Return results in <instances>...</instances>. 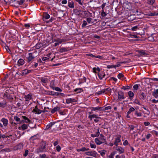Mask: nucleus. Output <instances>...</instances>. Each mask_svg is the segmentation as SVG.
Here are the masks:
<instances>
[{
	"mask_svg": "<svg viewBox=\"0 0 158 158\" xmlns=\"http://www.w3.org/2000/svg\"><path fill=\"white\" fill-rule=\"evenodd\" d=\"M75 1L78 2V3L81 5H83V2L81 0H75Z\"/></svg>",
	"mask_w": 158,
	"mask_h": 158,
	"instance_id": "nucleus-64",
	"label": "nucleus"
},
{
	"mask_svg": "<svg viewBox=\"0 0 158 158\" xmlns=\"http://www.w3.org/2000/svg\"><path fill=\"white\" fill-rule=\"evenodd\" d=\"M90 146L92 148H96V145L95 144H92L91 143H90Z\"/></svg>",
	"mask_w": 158,
	"mask_h": 158,
	"instance_id": "nucleus-61",
	"label": "nucleus"
},
{
	"mask_svg": "<svg viewBox=\"0 0 158 158\" xmlns=\"http://www.w3.org/2000/svg\"><path fill=\"white\" fill-rule=\"evenodd\" d=\"M28 125H27L26 124H23L21 126V129L23 130L27 129L28 128Z\"/></svg>",
	"mask_w": 158,
	"mask_h": 158,
	"instance_id": "nucleus-33",
	"label": "nucleus"
},
{
	"mask_svg": "<svg viewBox=\"0 0 158 158\" xmlns=\"http://www.w3.org/2000/svg\"><path fill=\"white\" fill-rule=\"evenodd\" d=\"M55 90L56 91L61 92L62 91V89H61L60 88L58 87H56L55 88Z\"/></svg>",
	"mask_w": 158,
	"mask_h": 158,
	"instance_id": "nucleus-63",
	"label": "nucleus"
},
{
	"mask_svg": "<svg viewBox=\"0 0 158 158\" xmlns=\"http://www.w3.org/2000/svg\"><path fill=\"white\" fill-rule=\"evenodd\" d=\"M107 68L108 69H110L111 68H116L115 66V65H107Z\"/></svg>",
	"mask_w": 158,
	"mask_h": 158,
	"instance_id": "nucleus-49",
	"label": "nucleus"
},
{
	"mask_svg": "<svg viewBox=\"0 0 158 158\" xmlns=\"http://www.w3.org/2000/svg\"><path fill=\"white\" fill-rule=\"evenodd\" d=\"M1 121L3 123L2 125L4 127H6L7 125L8 121L7 119L3 118L1 120Z\"/></svg>",
	"mask_w": 158,
	"mask_h": 158,
	"instance_id": "nucleus-11",
	"label": "nucleus"
},
{
	"mask_svg": "<svg viewBox=\"0 0 158 158\" xmlns=\"http://www.w3.org/2000/svg\"><path fill=\"white\" fill-rule=\"evenodd\" d=\"M14 119L17 122H19V123H20V122L21 120H20V118H19L17 116H14Z\"/></svg>",
	"mask_w": 158,
	"mask_h": 158,
	"instance_id": "nucleus-36",
	"label": "nucleus"
},
{
	"mask_svg": "<svg viewBox=\"0 0 158 158\" xmlns=\"http://www.w3.org/2000/svg\"><path fill=\"white\" fill-rule=\"evenodd\" d=\"M116 158H125V156L124 155H117L116 156Z\"/></svg>",
	"mask_w": 158,
	"mask_h": 158,
	"instance_id": "nucleus-52",
	"label": "nucleus"
},
{
	"mask_svg": "<svg viewBox=\"0 0 158 158\" xmlns=\"http://www.w3.org/2000/svg\"><path fill=\"white\" fill-rule=\"evenodd\" d=\"M32 96L31 94H29L26 95L25 97V98L26 99V101H28L32 98Z\"/></svg>",
	"mask_w": 158,
	"mask_h": 158,
	"instance_id": "nucleus-26",
	"label": "nucleus"
},
{
	"mask_svg": "<svg viewBox=\"0 0 158 158\" xmlns=\"http://www.w3.org/2000/svg\"><path fill=\"white\" fill-rule=\"evenodd\" d=\"M74 91L77 93H80L82 92V90L81 88H77L74 89Z\"/></svg>",
	"mask_w": 158,
	"mask_h": 158,
	"instance_id": "nucleus-48",
	"label": "nucleus"
},
{
	"mask_svg": "<svg viewBox=\"0 0 158 158\" xmlns=\"http://www.w3.org/2000/svg\"><path fill=\"white\" fill-rule=\"evenodd\" d=\"M31 70H28L27 69H24L23 70L22 72V74L23 75H26L28 73H29L31 72Z\"/></svg>",
	"mask_w": 158,
	"mask_h": 158,
	"instance_id": "nucleus-23",
	"label": "nucleus"
},
{
	"mask_svg": "<svg viewBox=\"0 0 158 158\" xmlns=\"http://www.w3.org/2000/svg\"><path fill=\"white\" fill-rule=\"evenodd\" d=\"M129 96L130 98H132L134 96V94L133 92L131 91H129L128 93Z\"/></svg>",
	"mask_w": 158,
	"mask_h": 158,
	"instance_id": "nucleus-43",
	"label": "nucleus"
},
{
	"mask_svg": "<svg viewBox=\"0 0 158 158\" xmlns=\"http://www.w3.org/2000/svg\"><path fill=\"white\" fill-rule=\"evenodd\" d=\"M98 152L100 154L101 156H103L105 154L106 151L105 150L99 151Z\"/></svg>",
	"mask_w": 158,
	"mask_h": 158,
	"instance_id": "nucleus-34",
	"label": "nucleus"
},
{
	"mask_svg": "<svg viewBox=\"0 0 158 158\" xmlns=\"http://www.w3.org/2000/svg\"><path fill=\"white\" fill-rule=\"evenodd\" d=\"M29 151L27 150H26L25 151V153L23 154V155L24 156H26L28 155Z\"/></svg>",
	"mask_w": 158,
	"mask_h": 158,
	"instance_id": "nucleus-55",
	"label": "nucleus"
},
{
	"mask_svg": "<svg viewBox=\"0 0 158 158\" xmlns=\"http://www.w3.org/2000/svg\"><path fill=\"white\" fill-rule=\"evenodd\" d=\"M69 50V48H62L60 49V52L62 53L64 52H67Z\"/></svg>",
	"mask_w": 158,
	"mask_h": 158,
	"instance_id": "nucleus-28",
	"label": "nucleus"
},
{
	"mask_svg": "<svg viewBox=\"0 0 158 158\" xmlns=\"http://www.w3.org/2000/svg\"><path fill=\"white\" fill-rule=\"evenodd\" d=\"M2 151L5 152H8L11 151L10 149L9 148H5L2 149Z\"/></svg>",
	"mask_w": 158,
	"mask_h": 158,
	"instance_id": "nucleus-60",
	"label": "nucleus"
},
{
	"mask_svg": "<svg viewBox=\"0 0 158 158\" xmlns=\"http://www.w3.org/2000/svg\"><path fill=\"white\" fill-rule=\"evenodd\" d=\"M99 138H96L94 139L95 143L98 145H99L103 143H104L105 142H102L99 139Z\"/></svg>",
	"mask_w": 158,
	"mask_h": 158,
	"instance_id": "nucleus-20",
	"label": "nucleus"
},
{
	"mask_svg": "<svg viewBox=\"0 0 158 158\" xmlns=\"http://www.w3.org/2000/svg\"><path fill=\"white\" fill-rule=\"evenodd\" d=\"M41 81L42 82L44 83H46L48 82V79L47 78L45 77H43L40 79Z\"/></svg>",
	"mask_w": 158,
	"mask_h": 158,
	"instance_id": "nucleus-27",
	"label": "nucleus"
},
{
	"mask_svg": "<svg viewBox=\"0 0 158 158\" xmlns=\"http://www.w3.org/2000/svg\"><path fill=\"white\" fill-rule=\"evenodd\" d=\"M86 21L88 22V23H93L94 22L93 21V19L91 18H88L86 19Z\"/></svg>",
	"mask_w": 158,
	"mask_h": 158,
	"instance_id": "nucleus-35",
	"label": "nucleus"
},
{
	"mask_svg": "<svg viewBox=\"0 0 158 158\" xmlns=\"http://www.w3.org/2000/svg\"><path fill=\"white\" fill-rule=\"evenodd\" d=\"M135 110V109L133 107H131L130 108L128 111L127 112L128 114H130L131 112Z\"/></svg>",
	"mask_w": 158,
	"mask_h": 158,
	"instance_id": "nucleus-39",
	"label": "nucleus"
},
{
	"mask_svg": "<svg viewBox=\"0 0 158 158\" xmlns=\"http://www.w3.org/2000/svg\"><path fill=\"white\" fill-rule=\"evenodd\" d=\"M39 54L37 51L29 53L26 57L27 62L30 64L32 63L34 59L38 56Z\"/></svg>",
	"mask_w": 158,
	"mask_h": 158,
	"instance_id": "nucleus-1",
	"label": "nucleus"
},
{
	"mask_svg": "<svg viewBox=\"0 0 158 158\" xmlns=\"http://www.w3.org/2000/svg\"><path fill=\"white\" fill-rule=\"evenodd\" d=\"M131 87L130 86H123L121 87V89L124 90H127L131 88Z\"/></svg>",
	"mask_w": 158,
	"mask_h": 158,
	"instance_id": "nucleus-37",
	"label": "nucleus"
},
{
	"mask_svg": "<svg viewBox=\"0 0 158 158\" xmlns=\"http://www.w3.org/2000/svg\"><path fill=\"white\" fill-rule=\"evenodd\" d=\"M124 77L122 73H119L118 75V77L120 79Z\"/></svg>",
	"mask_w": 158,
	"mask_h": 158,
	"instance_id": "nucleus-51",
	"label": "nucleus"
},
{
	"mask_svg": "<svg viewBox=\"0 0 158 158\" xmlns=\"http://www.w3.org/2000/svg\"><path fill=\"white\" fill-rule=\"evenodd\" d=\"M97 132L95 134L96 135V136L97 137H98L99 135H100V132H99V129H97Z\"/></svg>",
	"mask_w": 158,
	"mask_h": 158,
	"instance_id": "nucleus-56",
	"label": "nucleus"
},
{
	"mask_svg": "<svg viewBox=\"0 0 158 158\" xmlns=\"http://www.w3.org/2000/svg\"><path fill=\"white\" fill-rule=\"evenodd\" d=\"M105 74L104 72H101L99 73L98 74V76L99 78L101 80L104 78L105 76Z\"/></svg>",
	"mask_w": 158,
	"mask_h": 158,
	"instance_id": "nucleus-14",
	"label": "nucleus"
},
{
	"mask_svg": "<svg viewBox=\"0 0 158 158\" xmlns=\"http://www.w3.org/2000/svg\"><path fill=\"white\" fill-rule=\"evenodd\" d=\"M6 102H0V107L4 108L6 105Z\"/></svg>",
	"mask_w": 158,
	"mask_h": 158,
	"instance_id": "nucleus-42",
	"label": "nucleus"
},
{
	"mask_svg": "<svg viewBox=\"0 0 158 158\" xmlns=\"http://www.w3.org/2000/svg\"><path fill=\"white\" fill-rule=\"evenodd\" d=\"M99 139H100L102 141H103L102 142H105V143L106 144V138L105 137V136L102 134H101L100 135V136L99 138Z\"/></svg>",
	"mask_w": 158,
	"mask_h": 158,
	"instance_id": "nucleus-17",
	"label": "nucleus"
},
{
	"mask_svg": "<svg viewBox=\"0 0 158 158\" xmlns=\"http://www.w3.org/2000/svg\"><path fill=\"white\" fill-rule=\"evenodd\" d=\"M106 13L104 11V10H102V11L101 12V15L102 16L104 17H105L106 16Z\"/></svg>",
	"mask_w": 158,
	"mask_h": 158,
	"instance_id": "nucleus-53",
	"label": "nucleus"
},
{
	"mask_svg": "<svg viewBox=\"0 0 158 158\" xmlns=\"http://www.w3.org/2000/svg\"><path fill=\"white\" fill-rule=\"evenodd\" d=\"M43 46V44L42 43H38L35 46V48L37 49H39Z\"/></svg>",
	"mask_w": 158,
	"mask_h": 158,
	"instance_id": "nucleus-21",
	"label": "nucleus"
},
{
	"mask_svg": "<svg viewBox=\"0 0 158 158\" xmlns=\"http://www.w3.org/2000/svg\"><path fill=\"white\" fill-rule=\"evenodd\" d=\"M60 109L59 107H55L54 108L51 109V112L52 113H55L56 112L59 111Z\"/></svg>",
	"mask_w": 158,
	"mask_h": 158,
	"instance_id": "nucleus-24",
	"label": "nucleus"
},
{
	"mask_svg": "<svg viewBox=\"0 0 158 158\" xmlns=\"http://www.w3.org/2000/svg\"><path fill=\"white\" fill-rule=\"evenodd\" d=\"M23 143H20L15 146L14 147V149L15 150H21L23 148Z\"/></svg>",
	"mask_w": 158,
	"mask_h": 158,
	"instance_id": "nucleus-6",
	"label": "nucleus"
},
{
	"mask_svg": "<svg viewBox=\"0 0 158 158\" xmlns=\"http://www.w3.org/2000/svg\"><path fill=\"white\" fill-rule=\"evenodd\" d=\"M98 114H93L91 115H89L88 118L90 119V120H91L92 119L94 118H95V119H101V117H98Z\"/></svg>",
	"mask_w": 158,
	"mask_h": 158,
	"instance_id": "nucleus-9",
	"label": "nucleus"
},
{
	"mask_svg": "<svg viewBox=\"0 0 158 158\" xmlns=\"http://www.w3.org/2000/svg\"><path fill=\"white\" fill-rule=\"evenodd\" d=\"M155 2V0H148V3L150 5L153 4Z\"/></svg>",
	"mask_w": 158,
	"mask_h": 158,
	"instance_id": "nucleus-44",
	"label": "nucleus"
},
{
	"mask_svg": "<svg viewBox=\"0 0 158 158\" xmlns=\"http://www.w3.org/2000/svg\"><path fill=\"white\" fill-rule=\"evenodd\" d=\"M136 51L139 53V56H145L146 55H147V53L145 52V51L143 50H137Z\"/></svg>",
	"mask_w": 158,
	"mask_h": 158,
	"instance_id": "nucleus-10",
	"label": "nucleus"
},
{
	"mask_svg": "<svg viewBox=\"0 0 158 158\" xmlns=\"http://www.w3.org/2000/svg\"><path fill=\"white\" fill-rule=\"evenodd\" d=\"M92 109L91 110V111H95L97 110H100L102 108V107H92Z\"/></svg>",
	"mask_w": 158,
	"mask_h": 158,
	"instance_id": "nucleus-46",
	"label": "nucleus"
},
{
	"mask_svg": "<svg viewBox=\"0 0 158 158\" xmlns=\"http://www.w3.org/2000/svg\"><path fill=\"white\" fill-rule=\"evenodd\" d=\"M139 87L138 85L136 84L133 86V89L135 90H137L138 89Z\"/></svg>",
	"mask_w": 158,
	"mask_h": 158,
	"instance_id": "nucleus-58",
	"label": "nucleus"
},
{
	"mask_svg": "<svg viewBox=\"0 0 158 158\" xmlns=\"http://www.w3.org/2000/svg\"><path fill=\"white\" fill-rule=\"evenodd\" d=\"M22 118H23V120L20 122V123H31V121L29 119L25 116H22Z\"/></svg>",
	"mask_w": 158,
	"mask_h": 158,
	"instance_id": "nucleus-7",
	"label": "nucleus"
},
{
	"mask_svg": "<svg viewBox=\"0 0 158 158\" xmlns=\"http://www.w3.org/2000/svg\"><path fill=\"white\" fill-rule=\"evenodd\" d=\"M138 28V26H136L132 27L131 28V30L132 31H135L137 30Z\"/></svg>",
	"mask_w": 158,
	"mask_h": 158,
	"instance_id": "nucleus-54",
	"label": "nucleus"
},
{
	"mask_svg": "<svg viewBox=\"0 0 158 158\" xmlns=\"http://www.w3.org/2000/svg\"><path fill=\"white\" fill-rule=\"evenodd\" d=\"M87 25V22L85 20H83L82 21V27H85V26Z\"/></svg>",
	"mask_w": 158,
	"mask_h": 158,
	"instance_id": "nucleus-47",
	"label": "nucleus"
},
{
	"mask_svg": "<svg viewBox=\"0 0 158 158\" xmlns=\"http://www.w3.org/2000/svg\"><path fill=\"white\" fill-rule=\"evenodd\" d=\"M56 92L51 91L50 92V93L49 94H50L51 95H53V96H56Z\"/></svg>",
	"mask_w": 158,
	"mask_h": 158,
	"instance_id": "nucleus-62",
	"label": "nucleus"
},
{
	"mask_svg": "<svg viewBox=\"0 0 158 158\" xmlns=\"http://www.w3.org/2000/svg\"><path fill=\"white\" fill-rule=\"evenodd\" d=\"M46 142L45 141L42 142L40 143V145L36 149L37 153H39L40 152H46Z\"/></svg>",
	"mask_w": 158,
	"mask_h": 158,
	"instance_id": "nucleus-2",
	"label": "nucleus"
},
{
	"mask_svg": "<svg viewBox=\"0 0 158 158\" xmlns=\"http://www.w3.org/2000/svg\"><path fill=\"white\" fill-rule=\"evenodd\" d=\"M148 15L149 16H157L158 15V13L153 11L149 13Z\"/></svg>",
	"mask_w": 158,
	"mask_h": 158,
	"instance_id": "nucleus-31",
	"label": "nucleus"
},
{
	"mask_svg": "<svg viewBox=\"0 0 158 158\" xmlns=\"http://www.w3.org/2000/svg\"><path fill=\"white\" fill-rule=\"evenodd\" d=\"M9 89L7 90L5 93L2 94V96L4 98L7 99L11 100L13 99L12 97L9 94Z\"/></svg>",
	"mask_w": 158,
	"mask_h": 158,
	"instance_id": "nucleus-3",
	"label": "nucleus"
},
{
	"mask_svg": "<svg viewBox=\"0 0 158 158\" xmlns=\"http://www.w3.org/2000/svg\"><path fill=\"white\" fill-rule=\"evenodd\" d=\"M17 63L19 66H21L25 63V61L23 59H20L18 61Z\"/></svg>",
	"mask_w": 158,
	"mask_h": 158,
	"instance_id": "nucleus-12",
	"label": "nucleus"
},
{
	"mask_svg": "<svg viewBox=\"0 0 158 158\" xmlns=\"http://www.w3.org/2000/svg\"><path fill=\"white\" fill-rule=\"evenodd\" d=\"M85 154L87 155L92 156L94 157H96L98 155L97 152L94 150L86 152H85Z\"/></svg>",
	"mask_w": 158,
	"mask_h": 158,
	"instance_id": "nucleus-5",
	"label": "nucleus"
},
{
	"mask_svg": "<svg viewBox=\"0 0 158 158\" xmlns=\"http://www.w3.org/2000/svg\"><path fill=\"white\" fill-rule=\"evenodd\" d=\"M40 158H49L48 157H46L45 154H40L39 155Z\"/></svg>",
	"mask_w": 158,
	"mask_h": 158,
	"instance_id": "nucleus-45",
	"label": "nucleus"
},
{
	"mask_svg": "<svg viewBox=\"0 0 158 158\" xmlns=\"http://www.w3.org/2000/svg\"><path fill=\"white\" fill-rule=\"evenodd\" d=\"M135 114L137 117H140L142 116V113L137 110H136L135 113Z\"/></svg>",
	"mask_w": 158,
	"mask_h": 158,
	"instance_id": "nucleus-32",
	"label": "nucleus"
},
{
	"mask_svg": "<svg viewBox=\"0 0 158 158\" xmlns=\"http://www.w3.org/2000/svg\"><path fill=\"white\" fill-rule=\"evenodd\" d=\"M86 151V148L85 147L82 148H81L77 150V151L79 152L80 151L84 152Z\"/></svg>",
	"mask_w": 158,
	"mask_h": 158,
	"instance_id": "nucleus-50",
	"label": "nucleus"
},
{
	"mask_svg": "<svg viewBox=\"0 0 158 158\" xmlns=\"http://www.w3.org/2000/svg\"><path fill=\"white\" fill-rule=\"evenodd\" d=\"M152 95L155 98H157L158 96V89L155 90L152 92Z\"/></svg>",
	"mask_w": 158,
	"mask_h": 158,
	"instance_id": "nucleus-22",
	"label": "nucleus"
},
{
	"mask_svg": "<svg viewBox=\"0 0 158 158\" xmlns=\"http://www.w3.org/2000/svg\"><path fill=\"white\" fill-rule=\"evenodd\" d=\"M116 149L117 151H118L120 154L123 153L124 152V149L121 147H117Z\"/></svg>",
	"mask_w": 158,
	"mask_h": 158,
	"instance_id": "nucleus-19",
	"label": "nucleus"
},
{
	"mask_svg": "<svg viewBox=\"0 0 158 158\" xmlns=\"http://www.w3.org/2000/svg\"><path fill=\"white\" fill-rule=\"evenodd\" d=\"M75 101V100L74 98H68L66 99V103L67 104H69L72 102H74Z\"/></svg>",
	"mask_w": 158,
	"mask_h": 158,
	"instance_id": "nucleus-18",
	"label": "nucleus"
},
{
	"mask_svg": "<svg viewBox=\"0 0 158 158\" xmlns=\"http://www.w3.org/2000/svg\"><path fill=\"white\" fill-rule=\"evenodd\" d=\"M135 127L133 125H129V128L130 129V130H133Z\"/></svg>",
	"mask_w": 158,
	"mask_h": 158,
	"instance_id": "nucleus-57",
	"label": "nucleus"
},
{
	"mask_svg": "<svg viewBox=\"0 0 158 158\" xmlns=\"http://www.w3.org/2000/svg\"><path fill=\"white\" fill-rule=\"evenodd\" d=\"M115 152H111L108 156L109 158H114V156L115 154Z\"/></svg>",
	"mask_w": 158,
	"mask_h": 158,
	"instance_id": "nucleus-38",
	"label": "nucleus"
},
{
	"mask_svg": "<svg viewBox=\"0 0 158 158\" xmlns=\"http://www.w3.org/2000/svg\"><path fill=\"white\" fill-rule=\"evenodd\" d=\"M52 39L53 42H56L54 44V46L55 47L61 43L62 42H64L65 41V40L63 39H61L58 38L54 39Z\"/></svg>",
	"mask_w": 158,
	"mask_h": 158,
	"instance_id": "nucleus-4",
	"label": "nucleus"
},
{
	"mask_svg": "<svg viewBox=\"0 0 158 158\" xmlns=\"http://www.w3.org/2000/svg\"><path fill=\"white\" fill-rule=\"evenodd\" d=\"M33 111L36 112L39 114H40L41 112V110L37 108V106L35 107V108L33 109Z\"/></svg>",
	"mask_w": 158,
	"mask_h": 158,
	"instance_id": "nucleus-30",
	"label": "nucleus"
},
{
	"mask_svg": "<svg viewBox=\"0 0 158 158\" xmlns=\"http://www.w3.org/2000/svg\"><path fill=\"white\" fill-rule=\"evenodd\" d=\"M118 98L121 101L125 98V97L124 96V93L122 91H119L118 92Z\"/></svg>",
	"mask_w": 158,
	"mask_h": 158,
	"instance_id": "nucleus-8",
	"label": "nucleus"
},
{
	"mask_svg": "<svg viewBox=\"0 0 158 158\" xmlns=\"http://www.w3.org/2000/svg\"><path fill=\"white\" fill-rule=\"evenodd\" d=\"M120 137L121 135H117V138L115 139V141L114 142L118 143L120 142L121 141V139H120Z\"/></svg>",
	"mask_w": 158,
	"mask_h": 158,
	"instance_id": "nucleus-29",
	"label": "nucleus"
},
{
	"mask_svg": "<svg viewBox=\"0 0 158 158\" xmlns=\"http://www.w3.org/2000/svg\"><path fill=\"white\" fill-rule=\"evenodd\" d=\"M68 6L70 8H73L74 7V2L71 1H69L68 2Z\"/></svg>",
	"mask_w": 158,
	"mask_h": 158,
	"instance_id": "nucleus-16",
	"label": "nucleus"
},
{
	"mask_svg": "<svg viewBox=\"0 0 158 158\" xmlns=\"http://www.w3.org/2000/svg\"><path fill=\"white\" fill-rule=\"evenodd\" d=\"M55 123V122H52L49 123L47 125L45 129V130H48L50 128H51L53 125H54Z\"/></svg>",
	"mask_w": 158,
	"mask_h": 158,
	"instance_id": "nucleus-15",
	"label": "nucleus"
},
{
	"mask_svg": "<svg viewBox=\"0 0 158 158\" xmlns=\"http://www.w3.org/2000/svg\"><path fill=\"white\" fill-rule=\"evenodd\" d=\"M146 97V95L143 92L140 91L139 93V97L141 100H144Z\"/></svg>",
	"mask_w": 158,
	"mask_h": 158,
	"instance_id": "nucleus-13",
	"label": "nucleus"
},
{
	"mask_svg": "<svg viewBox=\"0 0 158 158\" xmlns=\"http://www.w3.org/2000/svg\"><path fill=\"white\" fill-rule=\"evenodd\" d=\"M105 93L106 94L108 92H109L110 93L111 92L112 89L110 88H108L106 89H105Z\"/></svg>",
	"mask_w": 158,
	"mask_h": 158,
	"instance_id": "nucleus-40",
	"label": "nucleus"
},
{
	"mask_svg": "<svg viewBox=\"0 0 158 158\" xmlns=\"http://www.w3.org/2000/svg\"><path fill=\"white\" fill-rule=\"evenodd\" d=\"M105 92H105V89H102L101 91L98 92L96 94L97 95H99L101 94L102 93H104Z\"/></svg>",
	"mask_w": 158,
	"mask_h": 158,
	"instance_id": "nucleus-41",
	"label": "nucleus"
},
{
	"mask_svg": "<svg viewBox=\"0 0 158 158\" xmlns=\"http://www.w3.org/2000/svg\"><path fill=\"white\" fill-rule=\"evenodd\" d=\"M43 17L46 19H47L49 18L50 16L47 13L45 12L43 13Z\"/></svg>",
	"mask_w": 158,
	"mask_h": 158,
	"instance_id": "nucleus-25",
	"label": "nucleus"
},
{
	"mask_svg": "<svg viewBox=\"0 0 158 158\" xmlns=\"http://www.w3.org/2000/svg\"><path fill=\"white\" fill-rule=\"evenodd\" d=\"M61 149V148L60 146L57 145L56 147V150L58 152H59Z\"/></svg>",
	"mask_w": 158,
	"mask_h": 158,
	"instance_id": "nucleus-59",
	"label": "nucleus"
}]
</instances>
